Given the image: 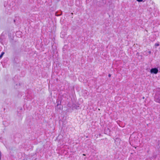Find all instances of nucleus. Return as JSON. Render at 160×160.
I'll return each mask as SVG.
<instances>
[{"label":"nucleus","instance_id":"39448f33","mask_svg":"<svg viewBox=\"0 0 160 160\" xmlns=\"http://www.w3.org/2000/svg\"><path fill=\"white\" fill-rule=\"evenodd\" d=\"M159 44L158 43H156L155 44V46H156V47H157V46H159Z\"/></svg>","mask_w":160,"mask_h":160},{"label":"nucleus","instance_id":"f8f14e48","mask_svg":"<svg viewBox=\"0 0 160 160\" xmlns=\"http://www.w3.org/2000/svg\"><path fill=\"white\" fill-rule=\"evenodd\" d=\"M111 74H109L108 75V77H111Z\"/></svg>","mask_w":160,"mask_h":160},{"label":"nucleus","instance_id":"9d476101","mask_svg":"<svg viewBox=\"0 0 160 160\" xmlns=\"http://www.w3.org/2000/svg\"><path fill=\"white\" fill-rule=\"evenodd\" d=\"M2 57V56L1 55H0V59H1Z\"/></svg>","mask_w":160,"mask_h":160},{"label":"nucleus","instance_id":"20e7f679","mask_svg":"<svg viewBox=\"0 0 160 160\" xmlns=\"http://www.w3.org/2000/svg\"><path fill=\"white\" fill-rule=\"evenodd\" d=\"M2 36H3V34H2H2H1V37H0V42L1 43H2V38H1V37Z\"/></svg>","mask_w":160,"mask_h":160},{"label":"nucleus","instance_id":"6e6552de","mask_svg":"<svg viewBox=\"0 0 160 160\" xmlns=\"http://www.w3.org/2000/svg\"><path fill=\"white\" fill-rule=\"evenodd\" d=\"M136 0L138 2H142L143 0Z\"/></svg>","mask_w":160,"mask_h":160},{"label":"nucleus","instance_id":"7ed1b4c3","mask_svg":"<svg viewBox=\"0 0 160 160\" xmlns=\"http://www.w3.org/2000/svg\"><path fill=\"white\" fill-rule=\"evenodd\" d=\"M57 107L58 109H60V104L61 103V102H59V101H57Z\"/></svg>","mask_w":160,"mask_h":160},{"label":"nucleus","instance_id":"0eeeda50","mask_svg":"<svg viewBox=\"0 0 160 160\" xmlns=\"http://www.w3.org/2000/svg\"><path fill=\"white\" fill-rule=\"evenodd\" d=\"M4 52H2L1 54V55L2 56H3V54H4Z\"/></svg>","mask_w":160,"mask_h":160},{"label":"nucleus","instance_id":"9b49d317","mask_svg":"<svg viewBox=\"0 0 160 160\" xmlns=\"http://www.w3.org/2000/svg\"><path fill=\"white\" fill-rule=\"evenodd\" d=\"M148 53H149V54H151V51H149L148 52Z\"/></svg>","mask_w":160,"mask_h":160},{"label":"nucleus","instance_id":"423d86ee","mask_svg":"<svg viewBox=\"0 0 160 160\" xmlns=\"http://www.w3.org/2000/svg\"><path fill=\"white\" fill-rule=\"evenodd\" d=\"M4 52H2L1 54V55L2 56H3V54H4Z\"/></svg>","mask_w":160,"mask_h":160},{"label":"nucleus","instance_id":"f03ea898","mask_svg":"<svg viewBox=\"0 0 160 160\" xmlns=\"http://www.w3.org/2000/svg\"><path fill=\"white\" fill-rule=\"evenodd\" d=\"M158 69L157 68H152L150 70V72L151 73H154L155 74H157L158 73Z\"/></svg>","mask_w":160,"mask_h":160},{"label":"nucleus","instance_id":"ddd939ff","mask_svg":"<svg viewBox=\"0 0 160 160\" xmlns=\"http://www.w3.org/2000/svg\"><path fill=\"white\" fill-rule=\"evenodd\" d=\"M83 156H85V154H83Z\"/></svg>","mask_w":160,"mask_h":160},{"label":"nucleus","instance_id":"f257e3e1","mask_svg":"<svg viewBox=\"0 0 160 160\" xmlns=\"http://www.w3.org/2000/svg\"><path fill=\"white\" fill-rule=\"evenodd\" d=\"M154 100L156 102L160 103V90L158 91L155 94Z\"/></svg>","mask_w":160,"mask_h":160},{"label":"nucleus","instance_id":"1a4fd4ad","mask_svg":"<svg viewBox=\"0 0 160 160\" xmlns=\"http://www.w3.org/2000/svg\"><path fill=\"white\" fill-rule=\"evenodd\" d=\"M1 152L0 151V160L1 159Z\"/></svg>","mask_w":160,"mask_h":160}]
</instances>
